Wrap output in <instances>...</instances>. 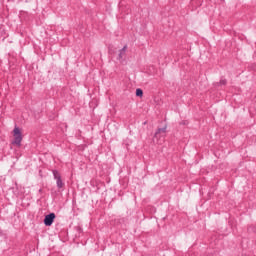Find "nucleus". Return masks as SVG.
Here are the masks:
<instances>
[{
    "label": "nucleus",
    "instance_id": "obj_1",
    "mask_svg": "<svg viewBox=\"0 0 256 256\" xmlns=\"http://www.w3.org/2000/svg\"><path fill=\"white\" fill-rule=\"evenodd\" d=\"M21 141H23V131L19 127H15L13 130V145L21 147Z\"/></svg>",
    "mask_w": 256,
    "mask_h": 256
},
{
    "label": "nucleus",
    "instance_id": "obj_2",
    "mask_svg": "<svg viewBox=\"0 0 256 256\" xmlns=\"http://www.w3.org/2000/svg\"><path fill=\"white\" fill-rule=\"evenodd\" d=\"M53 221H55V213H51L45 216L44 224L46 227H51L53 225Z\"/></svg>",
    "mask_w": 256,
    "mask_h": 256
},
{
    "label": "nucleus",
    "instance_id": "obj_3",
    "mask_svg": "<svg viewBox=\"0 0 256 256\" xmlns=\"http://www.w3.org/2000/svg\"><path fill=\"white\" fill-rule=\"evenodd\" d=\"M54 178L56 179V183H57V187H59V189L63 188V181L61 180V175L59 174V172L54 171Z\"/></svg>",
    "mask_w": 256,
    "mask_h": 256
},
{
    "label": "nucleus",
    "instance_id": "obj_4",
    "mask_svg": "<svg viewBox=\"0 0 256 256\" xmlns=\"http://www.w3.org/2000/svg\"><path fill=\"white\" fill-rule=\"evenodd\" d=\"M136 95H137V97H143V90L137 89L136 90Z\"/></svg>",
    "mask_w": 256,
    "mask_h": 256
},
{
    "label": "nucleus",
    "instance_id": "obj_5",
    "mask_svg": "<svg viewBox=\"0 0 256 256\" xmlns=\"http://www.w3.org/2000/svg\"><path fill=\"white\" fill-rule=\"evenodd\" d=\"M123 55H125V49H123L120 53V58L123 59Z\"/></svg>",
    "mask_w": 256,
    "mask_h": 256
},
{
    "label": "nucleus",
    "instance_id": "obj_6",
    "mask_svg": "<svg viewBox=\"0 0 256 256\" xmlns=\"http://www.w3.org/2000/svg\"><path fill=\"white\" fill-rule=\"evenodd\" d=\"M159 135V132L156 133V137Z\"/></svg>",
    "mask_w": 256,
    "mask_h": 256
}]
</instances>
